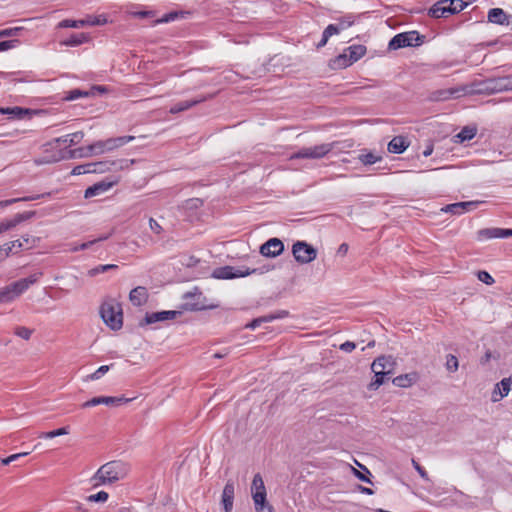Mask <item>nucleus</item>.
Segmentation results:
<instances>
[{
    "instance_id": "1",
    "label": "nucleus",
    "mask_w": 512,
    "mask_h": 512,
    "mask_svg": "<svg viewBox=\"0 0 512 512\" xmlns=\"http://www.w3.org/2000/svg\"><path fill=\"white\" fill-rule=\"evenodd\" d=\"M128 465L121 461H111L102 465L95 473L93 480L95 486L114 483L125 478L128 474Z\"/></svg>"
},
{
    "instance_id": "2",
    "label": "nucleus",
    "mask_w": 512,
    "mask_h": 512,
    "mask_svg": "<svg viewBox=\"0 0 512 512\" xmlns=\"http://www.w3.org/2000/svg\"><path fill=\"white\" fill-rule=\"evenodd\" d=\"M41 276V272H36L31 274L27 278H22L1 288L0 303H10L14 301L21 294H23L31 285L35 284L40 279Z\"/></svg>"
},
{
    "instance_id": "3",
    "label": "nucleus",
    "mask_w": 512,
    "mask_h": 512,
    "mask_svg": "<svg viewBox=\"0 0 512 512\" xmlns=\"http://www.w3.org/2000/svg\"><path fill=\"white\" fill-rule=\"evenodd\" d=\"M394 364L390 356H380L376 358L371 365L374 380L368 385V388L370 390H377L385 382V377L392 374Z\"/></svg>"
},
{
    "instance_id": "4",
    "label": "nucleus",
    "mask_w": 512,
    "mask_h": 512,
    "mask_svg": "<svg viewBox=\"0 0 512 512\" xmlns=\"http://www.w3.org/2000/svg\"><path fill=\"white\" fill-rule=\"evenodd\" d=\"M100 315L107 326L112 330H119L123 326V313L119 303L105 302L101 305Z\"/></svg>"
},
{
    "instance_id": "5",
    "label": "nucleus",
    "mask_w": 512,
    "mask_h": 512,
    "mask_svg": "<svg viewBox=\"0 0 512 512\" xmlns=\"http://www.w3.org/2000/svg\"><path fill=\"white\" fill-rule=\"evenodd\" d=\"M135 139L134 136H120L116 138H109L106 140H99L91 145H88L87 154H102L104 152L113 151Z\"/></svg>"
},
{
    "instance_id": "6",
    "label": "nucleus",
    "mask_w": 512,
    "mask_h": 512,
    "mask_svg": "<svg viewBox=\"0 0 512 512\" xmlns=\"http://www.w3.org/2000/svg\"><path fill=\"white\" fill-rule=\"evenodd\" d=\"M270 270H271L270 266H263L261 268H255V269L247 268L245 270L240 269V268H235L232 266H223V267L216 268L212 272V277L215 279H234V278L245 277V276H248L251 274H256V273L263 274Z\"/></svg>"
},
{
    "instance_id": "7",
    "label": "nucleus",
    "mask_w": 512,
    "mask_h": 512,
    "mask_svg": "<svg viewBox=\"0 0 512 512\" xmlns=\"http://www.w3.org/2000/svg\"><path fill=\"white\" fill-rule=\"evenodd\" d=\"M424 36L417 31H409L395 35L389 42L390 50H397L404 47L419 46L423 43Z\"/></svg>"
},
{
    "instance_id": "8",
    "label": "nucleus",
    "mask_w": 512,
    "mask_h": 512,
    "mask_svg": "<svg viewBox=\"0 0 512 512\" xmlns=\"http://www.w3.org/2000/svg\"><path fill=\"white\" fill-rule=\"evenodd\" d=\"M335 144L334 143H323L315 145L313 147H303L296 153L291 155V159H321L330 153Z\"/></svg>"
},
{
    "instance_id": "9",
    "label": "nucleus",
    "mask_w": 512,
    "mask_h": 512,
    "mask_svg": "<svg viewBox=\"0 0 512 512\" xmlns=\"http://www.w3.org/2000/svg\"><path fill=\"white\" fill-rule=\"evenodd\" d=\"M482 92L489 94L512 91V75L488 78L481 83Z\"/></svg>"
},
{
    "instance_id": "10",
    "label": "nucleus",
    "mask_w": 512,
    "mask_h": 512,
    "mask_svg": "<svg viewBox=\"0 0 512 512\" xmlns=\"http://www.w3.org/2000/svg\"><path fill=\"white\" fill-rule=\"evenodd\" d=\"M295 260L301 264H308L316 259L317 250L305 241H297L292 246Z\"/></svg>"
},
{
    "instance_id": "11",
    "label": "nucleus",
    "mask_w": 512,
    "mask_h": 512,
    "mask_svg": "<svg viewBox=\"0 0 512 512\" xmlns=\"http://www.w3.org/2000/svg\"><path fill=\"white\" fill-rule=\"evenodd\" d=\"M91 173H105L109 171H119L128 167V161L125 159L103 160L91 162Z\"/></svg>"
},
{
    "instance_id": "12",
    "label": "nucleus",
    "mask_w": 512,
    "mask_h": 512,
    "mask_svg": "<svg viewBox=\"0 0 512 512\" xmlns=\"http://www.w3.org/2000/svg\"><path fill=\"white\" fill-rule=\"evenodd\" d=\"M107 23V19L103 16H88L86 19L71 20L65 19L59 22L58 27L60 28H79L86 25L99 26Z\"/></svg>"
},
{
    "instance_id": "13",
    "label": "nucleus",
    "mask_w": 512,
    "mask_h": 512,
    "mask_svg": "<svg viewBox=\"0 0 512 512\" xmlns=\"http://www.w3.org/2000/svg\"><path fill=\"white\" fill-rule=\"evenodd\" d=\"M179 314H180L179 311H174V310L146 313L144 319L139 323V325L145 326V325L154 324L156 322L173 320Z\"/></svg>"
},
{
    "instance_id": "14",
    "label": "nucleus",
    "mask_w": 512,
    "mask_h": 512,
    "mask_svg": "<svg viewBox=\"0 0 512 512\" xmlns=\"http://www.w3.org/2000/svg\"><path fill=\"white\" fill-rule=\"evenodd\" d=\"M251 494L254 504H260L266 500V488L262 476L257 473L254 475L251 485Z\"/></svg>"
},
{
    "instance_id": "15",
    "label": "nucleus",
    "mask_w": 512,
    "mask_h": 512,
    "mask_svg": "<svg viewBox=\"0 0 512 512\" xmlns=\"http://www.w3.org/2000/svg\"><path fill=\"white\" fill-rule=\"evenodd\" d=\"M130 400L125 397H112V396H100L94 397L82 404L83 408L93 407L99 404H105L107 406H119L123 403H127Z\"/></svg>"
},
{
    "instance_id": "16",
    "label": "nucleus",
    "mask_w": 512,
    "mask_h": 512,
    "mask_svg": "<svg viewBox=\"0 0 512 512\" xmlns=\"http://www.w3.org/2000/svg\"><path fill=\"white\" fill-rule=\"evenodd\" d=\"M284 251V244L278 238H271L260 247V253L265 257H276Z\"/></svg>"
},
{
    "instance_id": "17",
    "label": "nucleus",
    "mask_w": 512,
    "mask_h": 512,
    "mask_svg": "<svg viewBox=\"0 0 512 512\" xmlns=\"http://www.w3.org/2000/svg\"><path fill=\"white\" fill-rule=\"evenodd\" d=\"M36 214L35 211H26L16 214L12 219H7L0 222V234L15 228L20 223L31 219Z\"/></svg>"
},
{
    "instance_id": "18",
    "label": "nucleus",
    "mask_w": 512,
    "mask_h": 512,
    "mask_svg": "<svg viewBox=\"0 0 512 512\" xmlns=\"http://www.w3.org/2000/svg\"><path fill=\"white\" fill-rule=\"evenodd\" d=\"M479 204L480 202L478 201L457 202L446 205L444 208H442V211L449 212L454 215H461L467 211H471L477 208Z\"/></svg>"
},
{
    "instance_id": "19",
    "label": "nucleus",
    "mask_w": 512,
    "mask_h": 512,
    "mask_svg": "<svg viewBox=\"0 0 512 512\" xmlns=\"http://www.w3.org/2000/svg\"><path fill=\"white\" fill-rule=\"evenodd\" d=\"M428 15L432 18L448 17L451 9L448 0H439L428 10Z\"/></svg>"
},
{
    "instance_id": "20",
    "label": "nucleus",
    "mask_w": 512,
    "mask_h": 512,
    "mask_svg": "<svg viewBox=\"0 0 512 512\" xmlns=\"http://www.w3.org/2000/svg\"><path fill=\"white\" fill-rule=\"evenodd\" d=\"M235 487L232 481H228L222 492V504L225 512H231L233 509Z\"/></svg>"
},
{
    "instance_id": "21",
    "label": "nucleus",
    "mask_w": 512,
    "mask_h": 512,
    "mask_svg": "<svg viewBox=\"0 0 512 512\" xmlns=\"http://www.w3.org/2000/svg\"><path fill=\"white\" fill-rule=\"evenodd\" d=\"M116 183H117V180L111 181V182H106V181L98 182V183L88 187L85 190L84 197L91 198V197L100 195L101 193L109 190Z\"/></svg>"
},
{
    "instance_id": "22",
    "label": "nucleus",
    "mask_w": 512,
    "mask_h": 512,
    "mask_svg": "<svg viewBox=\"0 0 512 512\" xmlns=\"http://www.w3.org/2000/svg\"><path fill=\"white\" fill-rule=\"evenodd\" d=\"M148 291L143 286H138L130 291L129 299L134 306H142L148 300Z\"/></svg>"
},
{
    "instance_id": "23",
    "label": "nucleus",
    "mask_w": 512,
    "mask_h": 512,
    "mask_svg": "<svg viewBox=\"0 0 512 512\" xmlns=\"http://www.w3.org/2000/svg\"><path fill=\"white\" fill-rule=\"evenodd\" d=\"M84 137V133L82 131H78L75 133L67 134L65 136L55 138L53 143L57 145H63L65 148L78 144Z\"/></svg>"
},
{
    "instance_id": "24",
    "label": "nucleus",
    "mask_w": 512,
    "mask_h": 512,
    "mask_svg": "<svg viewBox=\"0 0 512 512\" xmlns=\"http://www.w3.org/2000/svg\"><path fill=\"white\" fill-rule=\"evenodd\" d=\"M488 21L498 25H508L509 15L501 8H492L488 12Z\"/></svg>"
},
{
    "instance_id": "25",
    "label": "nucleus",
    "mask_w": 512,
    "mask_h": 512,
    "mask_svg": "<svg viewBox=\"0 0 512 512\" xmlns=\"http://www.w3.org/2000/svg\"><path fill=\"white\" fill-rule=\"evenodd\" d=\"M409 146V142L407 139L403 136H395L389 143H388V151L390 153L394 154H401L403 153Z\"/></svg>"
},
{
    "instance_id": "26",
    "label": "nucleus",
    "mask_w": 512,
    "mask_h": 512,
    "mask_svg": "<svg viewBox=\"0 0 512 512\" xmlns=\"http://www.w3.org/2000/svg\"><path fill=\"white\" fill-rule=\"evenodd\" d=\"M206 99H208V98L202 97L199 99L184 100V101L178 102V103L174 104L173 106H171L169 112L171 114H177V113L186 111V110L194 107L195 105H197L201 102H204Z\"/></svg>"
},
{
    "instance_id": "27",
    "label": "nucleus",
    "mask_w": 512,
    "mask_h": 512,
    "mask_svg": "<svg viewBox=\"0 0 512 512\" xmlns=\"http://www.w3.org/2000/svg\"><path fill=\"white\" fill-rule=\"evenodd\" d=\"M512 380L511 378H503L499 383L496 384L497 389L499 390V396H496V393H492V401L498 402L505 396H507L511 390Z\"/></svg>"
},
{
    "instance_id": "28",
    "label": "nucleus",
    "mask_w": 512,
    "mask_h": 512,
    "mask_svg": "<svg viewBox=\"0 0 512 512\" xmlns=\"http://www.w3.org/2000/svg\"><path fill=\"white\" fill-rule=\"evenodd\" d=\"M459 92L460 89L457 88L441 89L433 92L431 99L435 101H445L450 98L457 97Z\"/></svg>"
},
{
    "instance_id": "29",
    "label": "nucleus",
    "mask_w": 512,
    "mask_h": 512,
    "mask_svg": "<svg viewBox=\"0 0 512 512\" xmlns=\"http://www.w3.org/2000/svg\"><path fill=\"white\" fill-rule=\"evenodd\" d=\"M417 376L415 373L403 374L395 377L392 383L397 387L407 388L416 382Z\"/></svg>"
},
{
    "instance_id": "30",
    "label": "nucleus",
    "mask_w": 512,
    "mask_h": 512,
    "mask_svg": "<svg viewBox=\"0 0 512 512\" xmlns=\"http://www.w3.org/2000/svg\"><path fill=\"white\" fill-rule=\"evenodd\" d=\"M89 39H90V37L85 33H76V34H72L70 37L63 40L61 42V45L75 47V46H79L83 43L88 42Z\"/></svg>"
},
{
    "instance_id": "31",
    "label": "nucleus",
    "mask_w": 512,
    "mask_h": 512,
    "mask_svg": "<svg viewBox=\"0 0 512 512\" xmlns=\"http://www.w3.org/2000/svg\"><path fill=\"white\" fill-rule=\"evenodd\" d=\"M477 133V128L472 126H465L462 130L455 136L457 139V143H463L465 141H469L475 137Z\"/></svg>"
},
{
    "instance_id": "32",
    "label": "nucleus",
    "mask_w": 512,
    "mask_h": 512,
    "mask_svg": "<svg viewBox=\"0 0 512 512\" xmlns=\"http://www.w3.org/2000/svg\"><path fill=\"white\" fill-rule=\"evenodd\" d=\"M346 51L353 64L366 54V47L364 45H352L348 47Z\"/></svg>"
},
{
    "instance_id": "33",
    "label": "nucleus",
    "mask_w": 512,
    "mask_h": 512,
    "mask_svg": "<svg viewBox=\"0 0 512 512\" xmlns=\"http://www.w3.org/2000/svg\"><path fill=\"white\" fill-rule=\"evenodd\" d=\"M50 193H44V194H37V195H33V196H27V197H20V198H13V199H8V200H3V201H0V208H4V207H7L11 204H14L16 202H20V201H32V200H37V199H40V198H44L46 196H49Z\"/></svg>"
},
{
    "instance_id": "34",
    "label": "nucleus",
    "mask_w": 512,
    "mask_h": 512,
    "mask_svg": "<svg viewBox=\"0 0 512 512\" xmlns=\"http://www.w3.org/2000/svg\"><path fill=\"white\" fill-rule=\"evenodd\" d=\"M479 240H488L499 238V228H485L477 233Z\"/></svg>"
},
{
    "instance_id": "35",
    "label": "nucleus",
    "mask_w": 512,
    "mask_h": 512,
    "mask_svg": "<svg viewBox=\"0 0 512 512\" xmlns=\"http://www.w3.org/2000/svg\"><path fill=\"white\" fill-rule=\"evenodd\" d=\"M358 159L364 165H372L381 160V156L376 155L373 152L362 153Z\"/></svg>"
},
{
    "instance_id": "36",
    "label": "nucleus",
    "mask_w": 512,
    "mask_h": 512,
    "mask_svg": "<svg viewBox=\"0 0 512 512\" xmlns=\"http://www.w3.org/2000/svg\"><path fill=\"white\" fill-rule=\"evenodd\" d=\"M118 266L115 264H104V265H98L90 270H88V275L90 277H94L100 273L107 272L109 270H115Z\"/></svg>"
},
{
    "instance_id": "37",
    "label": "nucleus",
    "mask_w": 512,
    "mask_h": 512,
    "mask_svg": "<svg viewBox=\"0 0 512 512\" xmlns=\"http://www.w3.org/2000/svg\"><path fill=\"white\" fill-rule=\"evenodd\" d=\"M350 65L352 62L347 53L340 54L333 60V66L336 68H346Z\"/></svg>"
},
{
    "instance_id": "38",
    "label": "nucleus",
    "mask_w": 512,
    "mask_h": 512,
    "mask_svg": "<svg viewBox=\"0 0 512 512\" xmlns=\"http://www.w3.org/2000/svg\"><path fill=\"white\" fill-rule=\"evenodd\" d=\"M357 465L365 471V473L355 469V468H352L353 470V474L360 480V481H363V482H366V483H369V484H372V481L371 479L368 477V475H371L370 471L364 466V465H361L360 463L356 462Z\"/></svg>"
},
{
    "instance_id": "39",
    "label": "nucleus",
    "mask_w": 512,
    "mask_h": 512,
    "mask_svg": "<svg viewBox=\"0 0 512 512\" xmlns=\"http://www.w3.org/2000/svg\"><path fill=\"white\" fill-rule=\"evenodd\" d=\"M68 433H69V428L68 427H62V428H59V429H56V430H53V431L42 432L39 435V438L50 439V438H54V437H58V436H62V435H67Z\"/></svg>"
},
{
    "instance_id": "40",
    "label": "nucleus",
    "mask_w": 512,
    "mask_h": 512,
    "mask_svg": "<svg viewBox=\"0 0 512 512\" xmlns=\"http://www.w3.org/2000/svg\"><path fill=\"white\" fill-rule=\"evenodd\" d=\"M20 240L25 244V246H23V249H31L38 245L40 238L26 234L22 235Z\"/></svg>"
},
{
    "instance_id": "41",
    "label": "nucleus",
    "mask_w": 512,
    "mask_h": 512,
    "mask_svg": "<svg viewBox=\"0 0 512 512\" xmlns=\"http://www.w3.org/2000/svg\"><path fill=\"white\" fill-rule=\"evenodd\" d=\"M448 1H449L452 15L463 11L468 5V3L464 2L463 0H448Z\"/></svg>"
},
{
    "instance_id": "42",
    "label": "nucleus",
    "mask_w": 512,
    "mask_h": 512,
    "mask_svg": "<svg viewBox=\"0 0 512 512\" xmlns=\"http://www.w3.org/2000/svg\"><path fill=\"white\" fill-rule=\"evenodd\" d=\"M445 366H446V369L449 372L457 371V369L459 367V362H458L457 357L455 355H452V354L447 355Z\"/></svg>"
},
{
    "instance_id": "43",
    "label": "nucleus",
    "mask_w": 512,
    "mask_h": 512,
    "mask_svg": "<svg viewBox=\"0 0 512 512\" xmlns=\"http://www.w3.org/2000/svg\"><path fill=\"white\" fill-rule=\"evenodd\" d=\"M28 110L20 108V107H13V108H0V113L2 114H13L16 118H22L23 114H26Z\"/></svg>"
},
{
    "instance_id": "44",
    "label": "nucleus",
    "mask_w": 512,
    "mask_h": 512,
    "mask_svg": "<svg viewBox=\"0 0 512 512\" xmlns=\"http://www.w3.org/2000/svg\"><path fill=\"white\" fill-rule=\"evenodd\" d=\"M88 95H89V93L86 91H82L80 89H74V90L69 91L67 93V95L64 97V99L67 101H73L80 97H87Z\"/></svg>"
},
{
    "instance_id": "45",
    "label": "nucleus",
    "mask_w": 512,
    "mask_h": 512,
    "mask_svg": "<svg viewBox=\"0 0 512 512\" xmlns=\"http://www.w3.org/2000/svg\"><path fill=\"white\" fill-rule=\"evenodd\" d=\"M14 333H15V335H17L18 337H20L24 340H29L33 333V330H31L27 327H24V326H18L15 328Z\"/></svg>"
},
{
    "instance_id": "46",
    "label": "nucleus",
    "mask_w": 512,
    "mask_h": 512,
    "mask_svg": "<svg viewBox=\"0 0 512 512\" xmlns=\"http://www.w3.org/2000/svg\"><path fill=\"white\" fill-rule=\"evenodd\" d=\"M22 30H23L22 27H13V28L2 29V30H0V38H8V37L18 36Z\"/></svg>"
},
{
    "instance_id": "47",
    "label": "nucleus",
    "mask_w": 512,
    "mask_h": 512,
    "mask_svg": "<svg viewBox=\"0 0 512 512\" xmlns=\"http://www.w3.org/2000/svg\"><path fill=\"white\" fill-rule=\"evenodd\" d=\"M87 149H88V146L87 147H81V148L69 150L67 152L68 153L67 157L68 158L89 157L92 154H87Z\"/></svg>"
},
{
    "instance_id": "48",
    "label": "nucleus",
    "mask_w": 512,
    "mask_h": 512,
    "mask_svg": "<svg viewBox=\"0 0 512 512\" xmlns=\"http://www.w3.org/2000/svg\"><path fill=\"white\" fill-rule=\"evenodd\" d=\"M88 173H91L90 163L77 165L71 171L72 175H83Z\"/></svg>"
},
{
    "instance_id": "49",
    "label": "nucleus",
    "mask_w": 512,
    "mask_h": 512,
    "mask_svg": "<svg viewBox=\"0 0 512 512\" xmlns=\"http://www.w3.org/2000/svg\"><path fill=\"white\" fill-rule=\"evenodd\" d=\"M109 495L105 491H99L96 494L90 495L87 497V500L90 502H105L107 501Z\"/></svg>"
},
{
    "instance_id": "50",
    "label": "nucleus",
    "mask_w": 512,
    "mask_h": 512,
    "mask_svg": "<svg viewBox=\"0 0 512 512\" xmlns=\"http://www.w3.org/2000/svg\"><path fill=\"white\" fill-rule=\"evenodd\" d=\"M110 369V365H103L100 366L94 373L88 376L91 380H98L100 379L104 374H106Z\"/></svg>"
},
{
    "instance_id": "51",
    "label": "nucleus",
    "mask_w": 512,
    "mask_h": 512,
    "mask_svg": "<svg viewBox=\"0 0 512 512\" xmlns=\"http://www.w3.org/2000/svg\"><path fill=\"white\" fill-rule=\"evenodd\" d=\"M412 465L423 480L430 481L426 470L415 459H412Z\"/></svg>"
},
{
    "instance_id": "52",
    "label": "nucleus",
    "mask_w": 512,
    "mask_h": 512,
    "mask_svg": "<svg viewBox=\"0 0 512 512\" xmlns=\"http://www.w3.org/2000/svg\"><path fill=\"white\" fill-rule=\"evenodd\" d=\"M477 277L481 282L487 285H492L494 283L493 277L487 271H478Z\"/></svg>"
},
{
    "instance_id": "53",
    "label": "nucleus",
    "mask_w": 512,
    "mask_h": 512,
    "mask_svg": "<svg viewBox=\"0 0 512 512\" xmlns=\"http://www.w3.org/2000/svg\"><path fill=\"white\" fill-rule=\"evenodd\" d=\"M105 239H107V236L100 237V238L95 239V240L84 242L81 245L72 248V251L86 250V249L90 248L94 243H96L98 241L105 240Z\"/></svg>"
},
{
    "instance_id": "54",
    "label": "nucleus",
    "mask_w": 512,
    "mask_h": 512,
    "mask_svg": "<svg viewBox=\"0 0 512 512\" xmlns=\"http://www.w3.org/2000/svg\"><path fill=\"white\" fill-rule=\"evenodd\" d=\"M340 32V28L337 24H329L325 30L323 31L326 38H330L333 35H336Z\"/></svg>"
},
{
    "instance_id": "55",
    "label": "nucleus",
    "mask_w": 512,
    "mask_h": 512,
    "mask_svg": "<svg viewBox=\"0 0 512 512\" xmlns=\"http://www.w3.org/2000/svg\"><path fill=\"white\" fill-rule=\"evenodd\" d=\"M4 245L9 254L12 252L14 248L23 249V246H25V244L20 239L10 241L8 243H5Z\"/></svg>"
},
{
    "instance_id": "56",
    "label": "nucleus",
    "mask_w": 512,
    "mask_h": 512,
    "mask_svg": "<svg viewBox=\"0 0 512 512\" xmlns=\"http://www.w3.org/2000/svg\"><path fill=\"white\" fill-rule=\"evenodd\" d=\"M353 23H354V20L352 19V17L348 16L343 19H340L337 26L340 28V31H341V30H344V29L352 26Z\"/></svg>"
},
{
    "instance_id": "57",
    "label": "nucleus",
    "mask_w": 512,
    "mask_h": 512,
    "mask_svg": "<svg viewBox=\"0 0 512 512\" xmlns=\"http://www.w3.org/2000/svg\"><path fill=\"white\" fill-rule=\"evenodd\" d=\"M254 505H255V509L257 512H273L272 506L269 505L267 500L261 502L260 504H254Z\"/></svg>"
},
{
    "instance_id": "58",
    "label": "nucleus",
    "mask_w": 512,
    "mask_h": 512,
    "mask_svg": "<svg viewBox=\"0 0 512 512\" xmlns=\"http://www.w3.org/2000/svg\"><path fill=\"white\" fill-rule=\"evenodd\" d=\"M18 40H6L0 42V51H6L16 46Z\"/></svg>"
},
{
    "instance_id": "59",
    "label": "nucleus",
    "mask_w": 512,
    "mask_h": 512,
    "mask_svg": "<svg viewBox=\"0 0 512 512\" xmlns=\"http://www.w3.org/2000/svg\"><path fill=\"white\" fill-rule=\"evenodd\" d=\"M149 226H150V229L155 233V234H160L162 232V226L153 218H150L149 219Z\"/></svg>"
},
{
    "instance_id": "60",
    "label": "nucleus",
    "mask_w": 512,
    "mask_h": 512,
    "mask_svg": "<svg viewBox=\"0 0 512 512\" xmlns=\"http://www.w3.org/2000/svg\"><path fill=\"white\" fill-rule=\"evenodd\" d=\"M356 348V344L351 341H346L340 345V349L346 353H351Z\"/></svg>"
},
{
    "instance_id": "61",
    "label": "nucleus",
    "mask_w": 512,
    "mask_h": 512,
    "mask_svg": "<svg viewBox=\"0 0 512 512\" xmlns=\"http://www.w3.org/2000/svg\"><path fill=\"white\" fill-rule=\"evenodd\" d=\"M262 324L260 317L253 319L250 323L246 324L245 328L254 330Z\"/></svg>"
},
{
    "instance_id": "62",
    "label": "nucleus",
    "mask_w": 512,
    "mask_h": 512,
    "mask_svg": "<svg viewBox=\"0 0 512 512\" xmlns=\"http://www.w3.org/2000/svg\"><path fill=\"white\" fill-rule=\"evenodd\" d=\"M9 252L6 250L5 245L0 246V262L5 260L9 256Z\"/></svg>"
},
{
    "instance_id": "63",
    "label": "nucleus",
    "mask_w": 512,
    "mask_h": 512,
    "mask_svg": "<svg viewBox=\"0 0 512 512\" xmlns=\"http://www.w3.org/2000/svg\"><path fill=\"white\" fill-rule=\"evenodd\" d=\"M273 314L275 315L276 319H283L289 315V312L286 310H279Z\"/></svg>"
},
{
    "instance_id": "64",
    "label": "nucleus",
    "mask_w": 512,
    "mask_h": 512,
    "mask_svg": "<svg viewBox=\"0 0 512 512\" xmlns=\"http://www.w3.org/2000/svg\"><path fill=\"white\" fill-rule=\"evenodd\" d=\"M260 318L262 320V323L272 322V321L276 320V317L273 313L265 315V316H261Z\"/></svg>"
}]
</instances>
